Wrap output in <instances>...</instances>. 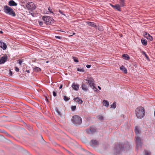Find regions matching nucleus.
Here are the masks:
<instances>
[{"label": "nucleus", "mask_w": 155, "mask_h": 155, "mask_svg": "<svg viewBox=\"0 0 155 155\" xmlns=\"http://www.w3.org/2000/svg\"><path fill=\"white\" fill-rule=\"evenodd\" d=\"M91 146L93 147H95L98 145V142L96 140H92L91 142Z\"/></svg>", "instance_id": "9d476101"}, {"label": "nucleus", "mask_w": 155, "mask_h": 155, "mask_svg": "<svg viewBox=\"0 0 155 155\" xmlns=\"http://www.w3.org/2000/svg\"><path fill=\"white\" fill-rule=\"evenodd\" d=\"M48 10L50 12H51V13H52L53 14V15H54V13L53 12H52L51 11V10H50V8H48Z\"/></svg>", "instance_id": "37998d69"}, {"label": "nucleus", "mask_w": 155, "mask_h": 155, "mask_svg": "<svg viewBox=\"0 0 155 155\" xmlns=\"http://www.w3.org/2000/svg\"><path fill=\"white\" fill-rule=\"evenodd\" d=\"M110 5H111V6L112 7H113L114 8V6H115V5H111V4H110Z\"/></svg>", "instance_id": "864d4df0"}, {"label": "nucleus", "mask_w": 155, "mask_h": 155, "mask_svg": "<svg viewBox=\"0 0 155 155\" xmlns=\"http://www.w3.org/2000/svg\"><path fill=\"white\" fill-rule=\"evenodd\" d=\"M0 42L1 43H0V47H1V46H2V44H3V42H2L1 41H0Z\"/></svg>", "instance_id": "09e8293b"}, {"label": "nucleus", "mask_w": 155, "mask_h": 155, "mask_svg": "<svg viewBox=\"0 0 155 155\" xmlns=\"http://www.w3.org/2000/svg\"><path fill=\"white\" fill-rule=\"evenodd\" d=\"M39 24L41 25H43V24L42 21H39Z\"/></svg>", "instance_id": "a19ab883"}, {"label": "nucleus", "mask_w": 155, "mask_h": 155, "mask_svg": "<svg viewBox=\"0 0 155 155\" xmlns=\"http://www.w3.org/2000/svg\"><path fill=\"white\" fill-rule=\"evenodd\" d=\"M98 89H99V90H101V88L99 86H98Z\"/></svg>", "instance_id": "603ef678"}, {"label": "nucleus", "mask_w": 155, "mask_h": 155, "mask_svg": "<svg viewBox=\"0 0 155 155\" xmlns=\"http://www.w3.org/2000/svg\"><path fill=\"white\" fill-rule=\"evenodd\" d=\"M1 47L2 48L3 50H5L6 49L7 46L5 43L3 42L2 46H1Z\"/></svg>", "instance_id": "b1692460"}, {"label": "nucleus", "mask_w": 155, "mask_h": 155, "mask_svg": "<svg viewBox=\"0 0 155 155\" xmlns=\"http://www.w3.org/2000/svg\"><path fill=\"white\" fill-rule=\"evenodd\" d=\"M71 120L73 123L76 125H79L82 123L81 118L77 115L74 116Z\"/></svg>", "instance_id": "39448f33"}, {"label": "nucleus", "mask_w": 155, "mask_h": 155, "mask_svg": "<svg viewBox=\"0 0 155 155\" xmlns=\"http://www.w3.org/2000/svg\"><path fill=\"white\" fill-rule=\"evenodd\" d=\"M135 134L137 135L140 134L139 129L138 127L136 126L135 127Z\"/></svg>", "instance_id": "5701e85b"}, {"label": "nucleus", "mask_w": 155, "mask_h": 155, "mask_svg": "<svg viewBox=\"0 0 155 155\" xmlns=\"http://www.w3.org/2000/svg\"><path fill=\"white\" fill-rule=\"evenodd\" d=\"M122 57L125 60H129L130 59L129 56L127 54H124L122 55Z\"/></svg>", "instance_id": "6ab92c4d"}, {"label": "nucleus", "mask_w": 155, "mask_h": 155, "mask_svg": "<svg viewBox=\"0 0 155 155\" xmlns=\"http://www.w3.org/2000/svg\"><path fill=\"white\" fill-rule=\"evenodd\" d=\"M87 23L90 26H92L94 27H96V25H95V23L93 22L88 21L87 22Z\"/></svg>", "instance_id": "a211bd4d"}, {"label": "nucleus", "mask_w": 155, "mask_h": 155, "mask_svg": "<svg viewBox=\"0 0 155 155\" xmlns=\"http://www.w3.org/2000/svg\"><path fill=\"white\" fill-rule=\"evenodd\" d=\"M26 7L28 9H30L31 11H32L36 8V6L33 2H31L27 3Z\"/></svg>", "instance_id": "6e6552de"}, {"label": "nucleus", "mask_w": 155, "mask_h": 155, "mask_svg": "<svg viewBox=\"0 0 155 155\" xmlns=\"http://www.w3.org/2000/svg\"><path fill=\"white\" fill-rule=\"evenodd\" d=\"M145 155H150V151H148L147 150H145Z\"/></svg>", "instance_id": "473e14b6"}, {"label": "nucleus", "mask_w": 155, "mask_h": 155, "mask_svg": "<svg viewBox=\"0 0 155 155\" xmlns=\"http://www.w3.org/2000/svg\"><path fill=\"white\" fill-rule=\"evenodd\" d=\"M120 70L124 72L125 74L127 73V70L123 65H122L120 68Z\"/></svg>", "instance_id": "f3484780"}, {"label": "nucleus", "mask_w": 155, "mask_h": 155, "mask_svg": "<svg viewBox=\"0 0 155 155\" xmlns=\"http://www.w3.org/2000/svg\"><path fill=\"white\" fill-rule=\"evenodd\" d=\"M8 5L10 6H16L17 4L13 0H10L8 3Z\"/></svg>", "instance_id": "f8f14e48"}, {"label": "nucleus", "mask_w": 155, "mask_h": 155, "mask_svg": "<svg viewBox=\"0 0 155 155\" xmlns=\"http://www.w3.org/2000/svg\"><path fill=\"white\" fill-rule=\"evenodd\" d=\"M72 58L75 62H78V58H77L74 57H72Z\"/></svg>", "instance_id": "2f4dec72"}, {"label": "nucleus", "mask_w": 155, "mask_h": 155, "mask_svg": "<svg viewBox=\"0 0 155 155\" xmlns=\"http://www.w3.org/2000/svg\"><path fill=\"white\" fill-rule=\"evenodd\" d=\"M26 72H27L28 73H29V70H26Z\"/></svg>", "instance_id": "6e6d98bb"}, {"label": "nucleus", "mask_w": 155, "mask_h": 155, "mask_svg": "<svg viewBox=\"0 0 155 155\" xmlns=\"http://www.w3.org/2000/svg\"><path fill=\"white\" fill-rule=\"evenodd\" d=\"M18 63H19L21 65V63L23 62V61L22 60L20 59L18 60Z\"/></svg>", "instance_id": "c9c22d12"}, {"label": "nucleus", "mask_w": 155, "mask_h": 155, "mask_svg": "<svg viewBox=\"0 0 155 155\" xmlns=\"http://www.w3.org/2000/svg\"><path fill=\"white\" fill-rule=\"evenodd\" d=\"M91 65H87L86 67L87 68H89L91 67Z\"/></svg>", "instance_id": "79ce46f5"}, {"label": "nucleus", "mask_w": 155, "mask_h": 155, "mask_svg": "<svg viewBox=\"0 0 155 155\" xmlns=\"http://www.w3.org/2000/svg\"><path fill=\"white\" fill-rule=\"evenodd\" d=\"M86 131L88 134H92L96 132V129L94 127H91L86 129Z\"/></svg>", "instance_id": "1a4fd4ad"}, {"label": "nucleus", "mask_w": 155, "mask_h": 155, "mask_svg": "<svg viewBox=\"0 0 155 155\" xmlns=\"http://www.w3.org/2000/svg\"><path fill=\"white\" fill-rule=\"evenodd\" d=\"M42 19L45 21V23L47 25H50L53 22L54 19L52 18L47 16H45L43 17Z\"/></svg>", "instance_id": "423d86ee"}, {"label": "nucleus", "mask_w": 155, "mask_h": 155, "mask_svg": "<svg viewBox=\"0 0 155 155\" xmlns=\"http://www.w3.org/2000/svg\"><path fill=\"white\" fill-rule=\"evenodd\" d=\"M0 43H1L0 42Z\"/></svg>", "instance_id": "052dcab7"}, {"label": "nucleus", "mask_w": 155, "mask_h": 155, "mask_svg": "<svg viewBox=\"0 0 155 155\" xmlns=\"http://www.w3.org/2000/svg\"><path fill=\"white\" fill-rule=\"evenodd\" d=\"M110 106L111 108H113L114 109L116 107V102H114L113 104H111Z\"/></svg>", "instance_id": "393cba45"}, {"label": "nucleus", "mask_w": 155, "mask_h": 155, "mask_svg": "<svg viewBox=\"0 0 155 155\" xmlns=\"http://www.w3.org/2000/svg\"><path fill=\"white\" fill-rule=\"evenodd\" d=\"M74 34H75V33H73V35H74Z\"/></svg>", "instance_id": "13d9d810"}, {"label": "nucleus", "mask_w": 155, "mask_h": 155, "mask_svg": "<svg viewBox=\"0 0 155 155\" xmlns=\"http://www.w3.org/2000/svg\"><path fill=\"white\" fill-rule=\"evenodd\" d=\"M7 60V56L6 55L1 57L0 59V64L5 63L6 61Z\"/></svg>", "instance_id": "9b49d317"}, {"label": "nucleus", "mask_w": 155, "mask_h": 155, "mask_svg": "<svg viewBox=\"0 0 155 155\" xmlns=\"http://www.w3.org/2000/svg\"><path fill=\"white\" fill-rule=\"evenodd\" d=\"M103 104L105 106L108 107L109 105V102L107 100H104L103 101Z\"/></svg>", "instance_id": "aec40b11"}, {"label": "nucleus", "mask_w": 155, "mask_h": 155, "mask_svg": "<svg viewBox=\"0 0 155 155\" xmlns=\"http://www.w3.org/2000/svg\"><path fill=\"white\" fill-rule=\"evenodd\" d=\"M55 38H58L59 39H60L61 38L60 36H55Z\"/></svg>", "instance_id": "49530a36"}, {"label": "nucleus", "mask_w": 155, "mask_h": 155, "mask_svg": "<svg viewBox=\"0 0 155 155\" xmlns=\"http://www.w3.org/2000/svg\"><path fill=\"white\" fill-rule=\"evenodd\" d=\"M34 70L35 71H37V72H39V71H41V69L39 68L38 67H36L34 69Z\"/></svg>", "instance_id": "c85d7f7f"}, {"label": "nucleus", "mask_w": 155, "mask_h": 155, "mask_svg": "<svg viewBox=\"0 0 155 155\" xmlns=\"http://www.w3.org/2000/svg\"><path fill=\"white\" fill-rule=\"evenodd\" d=\"M74 100L78 103L79 104H81L83 103V101L82 100L79 99L78 97H77L74 98Z\"/></svg>", "instance_id": "2eb2a0df"}, {"label": "nucleus", "mask_w": 155, "mask_h": 155, "mask_svg": "<svg viewBox=\"0 0 155 155\" xmlns=\"http://www.w3.org/2000/svg\"><path fill=\"white\" fill-rule=\"evenodd\" d=\"M9 74L11 76H12V72L11 71H10Z\"/></svg>", "instance_id": "a18cd8bd"}, {"label": "nucleus", "mask_w": 155, "mask_h": 155, "mask_svg": "<svg viewBox=\"0 0 155 155\" xmlns=\"http://www.w3.org/2000/svg\"><path fill=\"white\" fill-rule=\"evenodd\" d=\"M72 87L75 90L78 91L79 89V85L78 84L73 83L72 85Z\"/></svg>", "instance_id": "dca6fc26"}, {"label": "nucleus", "mask_w": 155, "mask_h": 155, "mask_svg": "<svg viewBox=\"0 0 155 155\" xmlns=\"http://www.w3.org/2000/svg\"><path fill=\"white\" fill-rule=\"evenodd\" d=\"M141 42L142 44L146 46L147 44V41L146 39H141Z\"/></svg>", "instance_id": "4be33fe9"}, {"label": "nucleus", "mask_w": 155, "mask_h": 155, "mask_svg": "<svg viewBox=\"0 0 155 155\" xmlns=\"http://www.w3.org/2000/svg\"><path fill=\"white\" fill-rule=\"evenodd\" d=\"M58 12L60 13H61V14L63 15H65V14H63V11H62V10H61L60 9L59 10V11H58Z\"/></svg>", "instance_id": "e433bc0d"}, {"label": "nucleus", "mask_w": 155, "mask_h": 155, "mask_svg": "<svg viewBox=\"0 0 155 155\" xmlns=\"http://www.w3.org/2000/svg\"><path fill=\"white\" fill-rule=\"evenodd\" d=\"M77 70L78 71L84 72V69L83 68H78Z\"/></svg>", "instance_id": "72a5a7b5"}, {"label": "nucleus", "mask_w": 155, "mask_h": 155, "mask_svg": "<svg viewBox=\"0 0 155 155\" xmlns=\"http://www.w3.org/2000/svg\"><path fill=\"white\" fill-rule=\"evenodd\" d=\"M8 136H10V135L9 134L7 133H5Z\"/></svg>", "instance_id": "8fccbe9b"}, {"label": "nucleus", "mask_w": 155, "mask_h": 155, "mask_svg": "<svg viewBox=\"0 0 155 155\" xmlns=\"http://www.w3.org/2000/svg\"><path fill=\"white\" fill-rule=\"evenodd\" d=\"M130 148V146L127 143H125L123 145L120 144H116L114 147V154L117 155V154L124 148V150H128Z\"/></svg>", "instance_id": "f257e3e1"}, {"label": "nucleus", "mask_w": 155, "mask_h": 155, "mask_svg": "<svg viewBox=\"0 0 155 155\" xmlns=\"http://www.w3.org/2000/svg\"><path fill=\"white\" fill-rule=\"evenodd\" d=\"M142 54L144 55L145 56L147 60L149 59V58L147 56V54H146V53L144 51H142Z\"/></svg>", "instance_id": "c756f323"}, {"label": "nucleus", "mask_w": 155, "mask_h": 155, "mask_svg": "<svg viewBox=\"0 0 155 155\" xmlns=\"http://www.w3.org/2000/svg\"><path fill=\"white\" fill-rule=\"evenodd\" d=\"M4 12L6 14L15 17L16 16V14L13 10L11 7L7 5H5L3 8Z\"/></svg>", "instance_id": "7ed1b4c3"}, {"label": "nucleus", "mask_w": 155, "mask_h": 155, "mask_svg": "<svg viewBox=\"0 0 155 155\" xmlns=\"http://www.w3.org/2000/svg\"><path fill=\"white\" fill-rule=\"evenodd\" d=\"M64 99L65 101H67L70 100V98L65 95L64 96Z\"/></svg>", "instance_id": "cd10ccee"}, {"label": "nucleus", "mask_w": 155, "mask_h": 155, "mask_svg": "<svg viewBox=\"0 0 155 155\" xmlns=\"http://www.w3.org/2000/svg\"><path fill=\"white\" fill-rule=\"evenodd\" d=\"M136 139V149L138 150L139 148H141L142 145L141 138L137 136L135 137Z\"/></svg>", "instance_id": "0eeeda50"}, {"label": "nucleus", "mask_w": 155, "mask_h": 155, "mask_svg": "<svg viewBox=\"0 0 155 155\" xmlns=\"http://www.w3.org/2000/svg\"><path fill=\"white\" fill-rule=\"evenodd\" d=\"M55 109V110H56V111L57 112L59 116H61V113L58 110V108L57 107H56Z\"/></svg>", "instance_id": "7c9ffc66"}, {"label": "nucleus", "mask_w": 155, "mask_h": 155, "mask_svg": "<svg viewBox=\"0 0 155 155\" xmlns=\"http://www.w3.org/2000/svg\"><path fill=\"white\" fill-rule=\"evenodd\" d=\"M137 118L141 119L145 116V111L144 108L142 107H139L135 110Z\"/></svg>", "instance_id": "f03ea898"}, {"label": "nucleus", "mask_w": 155, "mask_h": 155, "mask_svg": "<svg viewBox=\"0 0 155 155\" xmlns=\"http://www.w3.org/2000/svg\"><path fill=\"white\" fill-rule=\"evenodd\" d=\"M81 87L83 90L85 91H87L88 90V88L86 84L82 83Z\"/></svg>", "instance_id": "4468645a"}, {"label": "nucleus", "mask_w": 155, "mask_h": 155, "mask_svg": "<svg viewBox=\"0 0 155 155\" xmlns=\"http://www.w3.org/2000/svg\"><path fill=\"white\" fill-rule=\"evenodd\" d=\"M3 33V32L2 31H0V33L2 34Z\"/></svg>", "instance_id": "5fc2aeb1"}, {"label": "nucleus", "mask_w": 155, "mask_h": 155, "mask_svg": "<svg viewBox=\"0 0 155 155\" xmlns=\"http://www.w3.org/2000/svg\"><path fill=\"white\" fill-rule=\"evenodd\" d=\"M71 110L72 111H74L76 108V106H72L71 107Z\"/></svg>", "instance_id": "f704fd0d"}, {"label": "nucleus", "mask_w": 155, "mask_h": 155, "mask_svg": "<svg viewBox=\"0 0 155 155\" xmlns=\"http://www.w3.org/2000/svg\"><path fill=\"white\" fill-rule=\"evenodd\" d=\"M98 29L100 31H102L103 30V28L101 27H99L98 28Z\"/></svg>", "instance_id": "4c0bfd02"}, {"label": "nucleus", "mask_w": 155, "mask_h": 155, "mask_svg": "<svg viewBox=\"0 0 155 155\" xmlns=\"http://www.w3.org/2000/svg\"><path fill=\"white\" fill-rule=\"evenodd\" d=\"M48 62H49V61H46V63H48Z\"/></svg>", "instance_id": "4d7b16f0"}, {"label": "nucleus", "mask_w": 155, "mask_h": 155, "mask_svg": "<svg viewBox=\"0 0 155 155\" xmlns=\"http://www.w3.org/2000/svg\"><path fill=\"white\" fill-rule=\"evenodd\" d=\"M144 36L150 41H152L153 39L152 36H150L148 33L146 32L145 34L144 35Z\"/></svg>", "instance_id": "ddd939ff"}, {"label": "nucleus", "mask_w": 155, "mask_h": 155, "mask_svg": "<svg viewBox=\"0 0 155 155\" xmlns=\"http://www.w3.org/2000/svg\"><path fill=\"white\" fill-rule=\"evenodd\" d=\"M98 119L100 121H102L104 120V117L102 115H99L98 116Z\"/></svg>", "instance_id": "bb28decb"}, {"label": "nucleus", "mask_w": 155, "mask_h": 155, "mask_svg": "<svg viewBox=\"0 0 155 155\" xmlns=\"http://www.w3.org/2000/svg\"><path fill=\"white\" fill-rule=\"evenodd\" d=\"M45 100L47 102H48V99L47 97L46 96H45Z\"/></svg>", "instance_id": "c03bdc74"}, {"label": "nucleus", "mask_w": 155, "mask_h": 155, "mask_svg": "<svg viewBox=\"0 0 155 155\" xmlns=\"http://www.w3.org/2000/svg\"><path fill=\"white\" fill-rule=\"evenodd\" d=\"M53 95L54 97H56L57 95L55 91H53Z\"/></svg>", "instance_id": "58836bf2"}, {"label": "nucleus", "mask_w": 155, "mask_h": 155, "mask_svg": "<svg viewBox=\"0 0 155 155\" xmlns=\"http://www.w3.org/2000/svg\"><path fill=\"white\" fill-rule=\"evenodd\" d=\"M85 80L87 82L90 87L94 89V91L99 92L100 91L95 87L94 84V79L91 78H87Z\"/></svg>", "instance_id": "20e7f679"}, {"label": "nucleus", "mask_w": 155, "mask_h": 155, "mask_svg": "<svg viewBox=\"0 0 155 155\" xmlns=\"http://www.w3.org/2000/svg\"><path fill=\"white\" fill-rule=\"evenodd\" d=\"M30 13L31 15L33 17H34V13H30V12H29Z\"/></svg>", "instance_id": "de8ad7c7"}, {"label": "nucleus", "mask_w": 155, "mask_h": 155, "mask_svg": "<svg viewBox=\"0 0 155 155\" xmlns=\"http://www.w3.org/2000/svg\"><path fill=\"white\" fill-rule=\"evenodd\" d=\"M15 70L17 72H18L19 71V69L17 67H15Z\"/></svg>", "instance_id": "ea45409f"}, {"label": "nucleus", "mask_w": 155, "mask_h": 155, "mask_svg": "<svg viewBox=\"0 0 155 155\" xmlns=\"http://www.w3.org/2000/svg\"><path fill=\"white\" fill-rule=\"evenodd\" d=\"M120 3L121 5V6L122 7H123L124 6V0H120Z\"/></svg>", "instance_id": "a878e982"}, {"label": "nucleus", "mask_w": 155, "mask_h": 155, "mask_svg": "<svg viewBox=\"0 0 155 155\" xmlns=\"http://www.w3.org/2000/svg\"><path fill=\"white\" fill-rule=\"evenodd\" d=\"M68 152H69V153H70L69 151H68Z\"/></svg>", "instance_id": "bf43d9fd"}, {"label": "nucleus", "mask_w": 155, "mask_h": 155, "mask_svg": "<svg viewBox=\"0 0 155 155\" xmlns=\"http://www.w3.org/2000/svg\"><path fill=\"white\" fill-rule=\"evenodd\" d=\"M62 87V84H61L60 86V87H59V89H61Z\"/></svg>", "instance_id": "3c124183"}, {"label": "nucleus", "mask_w": 155, "mask_h": 155, "mask_svg": "<svg viewBox=\"0 0 155 155\" xmlns=\"http://www.w3.org/2000/svg\"><path fill=\"white\" fill-rule=\"evenodd\" d=\"M122 7L121 6V5H119V4H116L115 5V6H114V8L117 9L118 11H120V7Z\"/></svg>", "instance_id": "412c9836"}]
</instances>
